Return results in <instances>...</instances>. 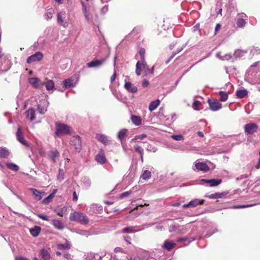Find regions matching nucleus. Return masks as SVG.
<instances>
[{
	"label": "nucleus",
	"mask_w": 260,
	"mask_h": 260,
	"mask_svg": "<svg viewBox=\"0 0 260 260\" xmlns=\"http://www.w3.org/2000/svg\"><path fill=\"white\" fill-rule=\"evenodd\" d=\"M154 66L152 67L151 69H149L148 68L147 65L146 66V67L145 68L141 67V71L142 70H144V73L146 75H148V74H152L153 73V71H154Z\"/></svg>",
	"instance_id": "obj_39"
},
{
	"label": "nucleus",
	"mask_w": 260,
	"mask_h": 260,
	"mask_svg": "<svg viewBox=\"0 0 260 260\" xmlns=\"http://www.w3.org/2000/svg\"><path fill=\"white\" fill-rule=\"evenodd\" d=\"M88 257L89 260H101L102 259L101 255L94 253H90Z\"/></svg>",
	"instance_id": "obj_34"
},
{
	"label": "nucleus",
	"mask_w": 260,
	"mask_h": 260,
	"mask_svg": "<svg viewBox=\"0 0 260 260\" xmlns=\"http://www.w3.org/2000/svg\"><path fill=\"white\" fill-rule=\"evenodd\" d=\"M176 243L169 241H166L164 244V248L170 251L175 246Z\"/></svg>",
	"instance_id": "obj_26"
},
{
	"label": "nucleus",
	"mask_w": 260,
	"mask_h": 260,
	"mask_svg": "<svg viewBox=\"0 0 260 260\" xmlns=\"http://www.w3.org/2000/svg\"><path fill=\"white\" fill-rule=\"evenodd\" d=\"M221 26L220 24L218 23L216 24L215 28V34H216L217 32L221 29Z\"/></svg>",
	"instance_id": "obj_54"
},
{
	"label": "nucleus",
	"mask_w": 260,
	"mask_h": 260,
	"mask_svg": "<svg viewBox=\"0 0 260 260\" xmlns=\"http://www.w3.org/2000/svg\"><path fill=\"white\" fill-rule=\"evenodd\" d=\"M70 220L73 221L80 222L83 224H86L88 223L89 220L87 216L81 212H74L70 215Z\"/></svg>",
	"instance_id": "obj_2"
},
{
	"label": "nucleus",
	"mask_w": 260,
	"mask_h": 260,
	"mask_svg": "<svg viewBox=\"0 0 260 260\" xmlns=\"http://www.w3.org/2000/svg\"><path fill=\"white\" fill-rule=\"evenodd\" d=\"M49 156L54 162L56 161V158L59 156V152L57 150L51 151L49 152Z\"/></svg>",
	"instance_id": "obj_27"
},
{
	"label": "nucleus",
	"mask_w": 260,
	"mask_h": 260,
	"mask_svg": "<svg viewBox=\"0 0 260 260\" xmlns=\"http://www.w3.org/2000/svg\"><path fill=\"white\" fill-rule=\"evenodd\" d=\"M202 103L199 101H194L192 104V108L194 110L199 111L201 109Z\"/></svg>",
	"instance_id": "obj_37"
},
{
	"label": "nucleus",
	"mask_w": 260,
	"mask_h": 260,
	"mask_svg": "<svg viewBox=\"0 0 260 260\" xmlns=\"http://www.w3.org/2000/svg\"><path fill=\"white\" fill-rule=\"evenodd\" d=\"M160 100L157 99L155 101H153L150 102L149 105V110L152 112L155 110L160 104Z\"/></svg>",
	"instance_id": "obj_22"
},
{
	"label": "nucleus",
	"mask_w": 260,
	"mask_h": 260,
	"mask_svg": "<svg viewBox=\"0 0 260 260\" xmlns=\"http://www.w3.org/2000/svg\"><path fill=\"white\" fill-rule=\"evenodd\" d=\"M163 228V225L162 224V223L160 222V223H159L158 224L156 225V229H157L158 230H160L162 229Z\"/></svg>",
	"instance_id": "obj_60"
},
{
	"label": "nucleus",
	"mask_w": 260,
	"mask_h": 260,
	"mask_svg": "<svg viewBox=\"0 0 260 260\" xmlns=\"http://www.w3.org/2000/svg\"><path fill=\"white\" fill-rule=\"evenodd\" d=\"M237 25L238 27H243L244 26V19L241 18L240 16H238L237 19Z\"/></svg>",
	"instance_id": "obj_45"
},
{
	"label": "nucleus",
	"mask_w": 260,
	"mask_h": 260,
	"mask_svg": "<svg viewBox=\"0 0 260 260\" xmlns=\"http://www.w3.org/2000/svg\"><path fill=\"white\" fill-rule=\"evenodd\" d=\"M134 227H128L122 229L121 233H132L134 232Z\"/></svg>",
	"instance_id": "obj_46"
},
{
	"label": "nucleus",
	"mask_w": 260,
	"mask_h": 260,
	"mask_svg": "<svg viewBox=\"0 0 260 260\" xmlns=\"http://www.w3.org/2000/svg\"><path fill=\"white\" fill-rule=\"evenodd\" d=\"M236 94V96L239 98H244V89L237 90Z\"/></svg>",
	"instance_id": "obj_50"
},
{
	"label": "nucleus",
	"mask_w": 260,
	"mask_h": 260,
	"mask_svg": "<svg viewBox=\"0 0 260 260\" xmlns=\"http://www.w3.org/2000/svg\"><path fill=\"white\" fill-rule=\"evenodd\" d=\"M224 193H215L211 194L209 196V198L210 199H219L221 198L223 195H224Z\"/></svg>",
	"instance_id": "obj_44"
},
{
	"label": "nucleus",
	"mask_w": 260,
	"mask_h": 260,
	"mask_svg": "<svg viewBox=\"0 0 260 260\" xmlns=\"http://www.w3.org/2000/svg\"><path fill=\"white\" fill-rule=\"evenodd\" d=\"M77 200H78V197H77V193H76V191H74L73 193V200L76 201Z\"/></svg>",
	"instance_id": "obj_62"
},
{
	"label": "nucleus",
	"mask_w": 260,
	"mask_h": 260,
	"mask_svg": "<svg viewBox=\"0 0 260 260\" xmlns=\"http://www.w3.org/2000/svg\"><path fill=\"white\" fill-rule=\"evenodd\" d=\"M44 106H42L41 105H38V110L40 114H43L47 111V108L49 103L45 101L44 102Z\"/></svg>",
	"instance_id": "obj_28"
},
{
	"label": "nucleus",
	"mask_w": 260,
	"mask_h": 260,
	"mask_svg": "<svg viewBox=\"0 0 260 260\" xmlns=\"http://www.w3.org/2000/svg\"><path fill=\"white\" fill-rule=\"evenodd\" d=\"M52 224L55 228L62 230L64 228V225L63 222L57 219H53L52 220Z\"/></svg>",
	"instance_id": "obj_20"
},
{
	"label": "nucleus",
	"mask_w": 260,
	"mask_h": 260,
	"mask_svg": "<svg viewBox=\"0 0 260 260\" xmlns=\"http://www.w3.org/2000/svg\"><path fill=\"white\" fill-rule=\"evenodd\" d=\"M64 258L69 260L71 258V255L69 253H67L66 254H64Z\"/></svg>",
	"instance_id": "obj_64"
},
{
	"label": "nucleus",
	"mask_w": 260,
	"mask_h": 260,
	"mask_svg": "<svg viewBox=\"0 0 260 260\" xmlns=\"http://www.w3.org/2000/svg\"><path fill=\"white\" fill-rule=\"evenodd\" d=\"M147 137V135H145V134H142V135H138V136H136L135 137V140H138V139H140V140H143V139H144L145 138H146Z\"/></svg>",
	"instance_id": "obj_53"
},
{
	"label": "nucleus",
	"mask_w": 260,
	"mask_h": 260,
	"mask_svg": "<svg viewBox=\"0 0 260 260\" xmlns=\"http://www.w3.org/2000/svg\"><path fill=\"white\" fill-rule=\"evenodd\" d=\"M146 149L148 151H152L153 152H155L157 151L156 148L151 146V145L148 144Z\"/></svg>",
	"instance_id": "obj_49"
},
{
	"label": "nucleus",
	"mask_w": 260,
	"mask_h": 260,
	"mask_svg": "<svg viewBox=\"0 0 260 260\" xmlns=\"http://www.w3.org/2000/svg\"><path fill=\"white\" fill-rule=\"evenodd\" d=\"M29 83L34 87L36 88H41L44 85V82H42L40 79L38 78H30L29 79Z\"/></svg>",
	"instance_id": "obj_12"
},
{
	"label": "nucleus",
	"mask_w": 260,
	"mask_h": 260,
	"mask_svg": "<svg viewBox=\"0 0 260 260\" xmlns=\"http://www.w3.org/2000/svg\"><path fill=\"white\" fill-rule=\"evenodd\" d=\"M58 249L60 250L70 249L71 248V245L70 243L66 240L65 244H58L57 245Z\"/></svg>",
	"instance_id": "obj_30"
},
{
	"label": "nucleus",
	"mask_w": 260,
	"mask_h": 260,
	"mask_svg": "<svg viewBox=\"0 0 260 260\" xmlns=\"http://www.w3.org/2000/svg\"><path fill=\"white\" fill-rule=\"evenodd\" d=\"M134 148L137 152H138L140 154H142L143 153V149L138 145H136L134 146Z\"/></svg>",
	"instance_id": "obj_48"
},
{
	"label": "nucleus",
	"mask_w": 260,
	"mask_h": 260,
	"mask_svg": "<svg viewBox=\"0 0 260 260\" xmlns=\"http://www.w3.org/2000/svg\"><path fill=\"white\" fill-rule=\"evenodd\" d=\"M257 128V125L255 123H251L245 125V132L248 134H253L256 132Z\"/></svg>",
	"instance_id": "obj_13"
},
{
	"label": "nucleus",
	"mask_w": 260,
	"mask_h": 260,
	"mask_svg": "<svg viewBox=\"0 0 260 260\" xmlns=\"http://www.w3.org/2000/svg\"><path fill=\"white\" fill-rule=\"evenodd\" d=\"M204 202V200H200L199 199H194L190 202H189L188 204H184L183 205V208H186L189 207H195L199 205L203 204Z\"/></svg>",
	"instance_id": "obj_14"
},
{
	"label": "nucleus",
	"mask_w": 260,
	"mask_h": 260,
	"mask_svg": "<svg viewBox=\"0 0 260 260\" xmlns=\"http://www.w3.org/2000/svg\"><path fill=\"white\" fill-rule=\"evenodd\" d=\"M9 155L8 149L5 148H0V157H6Z\"/></svg>",
	"instance_id": "obj_36"
},
{
	"label": "nucleus",
	"mask_w": 260,
	"mask_h": 260,
	"mask_svg": "<svg viewBox=\"0 0 260 260\" xmlns=\"http://www.w3.org/2000/svg\"><path fill=\"white\" fill-rule=\"evenodd\" d=\"M171 137L176 141H181L183 139V136L181 135H172Z\"/></svg>",
	"instance_id": "obj_51"
},
{
	"label": "nucleus",
	"mask_w": 260,
	"mask_h": 260,
	"mask_svg": "<svg viewBox=\"0 0 260 260\" xmlns=\"http://www.w3.org/2000/svg\"><path fill=\"white\" fill-rule=\"evenodd\" d=\"M53 198V194H50L47 198L43 200L42 203L45 205H47L51 202Z\"/></svg>",
	"instance_id": "obj_42"
},
{
	"label": "nucleus",
	"mask_w": 260,
	"mask_h": 260,
	"mask_svg": "<svg viewBox=\"0 0 260 260\" xmlns=\"http://www.w3.org/2000/svg\"><path fill=\"white\" fill-rule=\"evenodd\" d=\"M129 194V192L128 191L124 192L121 194V198H124Z\"/></svg>",
	"instance_id": "obj_61"
},
{
	"label": "nucleus",
	"mask_w": 260,
	"mask_h": 260,
	"mask_svg": "<svg viewBox=\"0 0 260 260\" xmlns=\"http://www.w3.org/2000/svg\"><path fill=\"white\" fill-rule=\"evenodd\" d=\"M151 176V173L148 170H145L141 175V177L144 180H146L149 179Z\"/></svg>",
	"instance_id": "obj_38"
},
{
	"label": "nucleus",
	"mask_w": 260,
	"mask_h": 260,
	"mask_svg": "<svg viewBox=\"0 0 260 260\" xmlns=\"http://www.w3.org/2000/svg\"><path fill=\"white\" fill-rule=\"evenodd\" d=\"M45 17L47 20L50 19L52 17V13L51 12H47L45 14Z\"/></svg>",
	"instance_id": "obj_55"
},
{
	"label": "nucleus",
	"mask_w": 260,
	"mask_h": 260,
	"mask_svg": "<svg viewBox=\"0 0 260 260\" xmlns=\"http://www.w3.org/2000/svg\"><path fill=\"white\" fill-rule=\"evenodd\" d=\"M7 167L11 170L17 171L19 169V167L17 165L13 163H7L6 164Z\"/></svg>",
	"instance_id": "obj_41"
},
{
	"label": "nucleus",
	"mask_w": 260,
	"mask_h": 260,
	"mask_svg": "<svg viewBox=\"0 0 260 260\" xmlns=\"http://www.w3.org/2000/svg\"><path fill=\"white\" fill-rule=\"evenodd\" d=\"M131 120L136 125H140L141 124V118L138 116L132 115L131 116Z\"/></svg>",
	"instance_id": "obj_29"
},
{
	"label": "nucleus",
	"mask_w": 260,
	"mask_h": 260,
	"mask_svg": "<svg viewBox=\"0 0 260 260\" xmlns=\"http://www.w3.org/2000/svg\"><path fill=\"white\" fill-rule=\"evenodd\" d=\"M219 94L220 96L219 100L220 101L225 102L228 100V94L227 92L220 91L219 92Z\"/></svg>",
	"instance_id": "obj_35"
},
{
	"label": "nucleus",
	"mask_w": 260,
	"mask_h": 260,
	"mask_svg": "<svg viewBox=\"0 0 260 260\" xmlns=\"http://www.w3.org/2000/svg\"><path fill=\"white\" fill-rule=\"evenodd\" d=\"M95 159L98 162L101 164H103L106 162V158L103 150H100L99 153L96 155Z\"/></svg>",
	"instance_id": "obj_17"
},
{
	"label": "nucleus",
	"mask_w": 260,
	"mask_h": 260,
	"mask_svg": "<svg viewBox=\"0 0 260 260\" xmlns=\"http://www.w3.org/2000/svg\"><path fill=\"white\" fill-rule=\"evenodd\" d=\"M116 77V74L115 71H114V73H113V75L111 76V79H110L111 82H113V81H115Z\"/></svg>",
	"instance_id": "obj_57"
},
{
	"label": "nucleus",
	"mask_w": 260,
	"mask_h": 260,
	"mask_svg": "<svg viewBox=\"0 0 260 260\" xmlns=\"http://www.w3.org/2000/svg\"><path fill=\"white\" fill-rule=\"evenodd\" d=\"M64 178V171L62 169H59L58 170V174L57 175V179L59 181H62Z\"/></svg>",
	"instance_id": "obj_43"
},
{
	"label": "nucleus",
	"mask_w": 260,
	"mask_h": 260,
	"mask_svg": "<svg viewBox=\"0 0 260 260\" xmlns=\"http://www.w3.org/2000/svg\"><path fill=\"white\" fill-rule=\"evenodd\" d=\"M145 50L144 48L140 49L139 51V54L141 56V61H138L136 63V73L137 75L140 76L141 74V67L143 68H146L147 63L145 60Z\"/></svg>",
	"instance_id": "obj_4"
},
{
	"label": "nucleus",
	"mask_w": 260,
	"mask_h": 260,
	"mask_svg": "<svg viewBox=\"0 0 260 260\" xmlns=\"http://www.w3.org/2000/svg\"><path fill=\"white\" fill-rule=\"evenodd\" d=\"M96 139L104 145H108L109 144V141L107 139V136L101 134H98L96 135Z\"/></svg>",
	"instance_id": "obj_19"
},
{
	"label": "nucleus",
	"mask_w": 260,
	"mask_h": 260,
	"mask_svg": "<svg viewBox=\"0 0 260 260\" xmlns=\"http://www.w3.org/2000/svg\"><path fill=\"white\" fill-rule=\"evenodd\" d=\"M194 167L196 168L193 169L194 170H197L206 172L209 170V167L204 162H196Z\"/></svg>",
	"instance_id": "obj_15"
},
{
	"label": "nucleus",
	"mask_w": 260,
	"mask_h": 260,
	"mask_svg": "<svg viewBox=\"0 0 260 260\" xmlns=\"http://www.w3.org/2000/svg\"><path fill=\"white\" fill-rule=\"evenodd\" d=\"M16 137L17 140L20 143H21L22 145L24 146H26V147H28V144L26 143L24 139L22 128L21 127H19L17 129V131L16 132Z\"/></svg>",
	"instance_id": "obj_11"
},
{
	"label": "nucleus",
	"mask_w": 260,
	"mask_h": 260,
	"mask_svg": "<svg viewBox=\"0 0 260 260\" xmlns=\"http://www.w3.org/2000/svg\"><path fill=\"white\" fill-rule=\"evenodd\" d=\"M81 4L82 6V13L85 18V19L88 22H90L92 17V9L91 8V6L89 5L87 6L82 0H81Z\"/></svg>",
	"instance_id": "obj_5"
},
{
	"label": "nucleus",
	"mask_w": 260,
	"mask_h": 260,
	"mask_svg": "<svg viewBox=\"0 0 260 260\" xmlns=\"http://www.w3.org/2000/svg\"><path fill=\"white\" fill-rule=\"evenodd\" d=\"M124 88L129 92L136 93L137 90V87L132 84L131 82H126L125 81L124 85Z\"/></svg>",
	"instance_id": "obj_16"
},
{
	"label": "nucleus",
	"mask_w": 260,
	"mask_h": 260,
	"mask_svg": "<svg viewBox=\"0 0 260 260\" xmlns=\"http://www.w3.org/2000/svg\"><path fill=\"white\" fill-rule=\"evenodd\" d=\"M43 57V54L40 52H37L34 54L29 56L27 59V62L30 63L35 61H38L41 60Z\"/></svg>",
	"instance_id": "obj_7"
},
{
	"label": "nucleus",
	"mask_w": 260,
	"mask_h": 260,
	"mask_svg": "<svg viewBox=\"0 0 260 260\" xmlns=\"http://www.w3.org/2000/svg\"><path fill=\"white\" fill-rule=\"evenodd\" d=\"M73 82V80L71 79H66L63 82V86L65 88H69L74 86Z\"/></svg>",
	"instance_id": "obj_33"
},
{
	"label": "nucleus",
	"mask_w": 260,
	"mask_h": 260,
	"mask_svg": "<svg viewBox=\"0 0 260 260\" xmlns=\"http://www.w3.org/2000/svg\"><path fill=\"white\" fill-rule=\"evenodd\" d=\"M198 238V237H194V238H190L188 239L187 237H184L178 239L177 241L178 242H183V241H188V243H190L191 241H193L197 239Z\"/></svg>",
	"instance_id": "obj_40"
},
{
	"label": "nucleus",
	"mask_w": 260,
	"mask_h": 260,
	"mask_svg": "<svg viewBox=\"0 0 260 260\" xmlns=\"http://www.w3.org/2000/svg\"><path fill=\"white\" fill-rule=\"evenodd\" d=\"M233 209H239V208H243L244 205H240V206H233L231 207Z\"/></svg>",
	"instance_id": "obj_63"
},
{
	"label": "nucleus",
	"mask_w": 260,
	"mask_h": 260,
	"mask_svg": "<svg viewBox=\"0 0 260 260\" xmlns=\"http://www.w3.org/2000/svg\"><path fill=\"white\" fill-rule=\"evenodd\" d=\"M216 56L217 57H218L220 59H222V60H225V59L228 60L230 58H231V56L230 55H225V56L222 57L221 56L220 53H219V52L217 53L216 54Z\"/></svg>",
	"instance_id": "obj_47"
},
{
	"label": "nucleus",
	"mask_w": 260,
	"mask_h": 260,
	"mask_svg": "<svg viewBox=\"0 0 260 260\" xmlns=\"http://www.w3.org/2000/svg\"><path fill=\"white\" fill-rule=\"evenodd\" d=\"M70 134H71V128L69 125L60 122L55 123V137H61Z\"/></svg>",
	"instance_id": "obj_1"
},
{
	"label": "nucleus",
	"mask_w": 260,
	"mask_h": 260,
	"mask_svg": "<svg viewBox=\"0 0 260 260\" xmlns=\"http://www.w3.org/2000/svg\"><path fill=\"white\" fill-rule=\"evenodd\" d=\"M45 85L46 89L50 91H52L54 89V83L52 80L45 79V82L44 83V85Z\"/></svg>",
	"instance_id": "obj_18"
},
{
	"label": "nucleus",
	"mask_w": 260,
	"mask_h": 260,
	"mask_svg": "<svg viewBox=\"0 0 260 260\" xmlns=\"http://www.w3.org/2000/svg\"><path fill=\"white\" fill-rule=\"evenodd\" d=\"M70 144L75 147V149L77 152H80L81 149V142L80 138L79 136H76L72 138Z\"/></svg>",
	"instance_id": "obj_6"
},
{
	"label": "nucleus",
	"mask_w": 260,
	"mask_h": 260,
	"mask_svg": "<svg viewBox=\"0 0 260 260\" xmlns=\"http://www.w3.org/2000/svg\"><path fill=\"white\" fill-rule=\"evenodd\" d=\"M107 58H103L101 59H94L88 62L87 66L89 68H95L101 66L106 60Z\"/></svg>",
	"instance_id": "obj_8"
},
{
	"label": "nucleus",
	"mask_w": 260,
	"mask_h": 260,
	"mask_svg": "<svg viewBox=\"0 0 260 260\" xmlns=\"http://www.w3.org/2000/svg\"><path fill=\"white\" fill-rule=\"evenodd\" d=\"M200 181L202 183H205L209 185V186H216L221 183L222 180L220 179H202Z\"/></svg>",
	"instance_id": "obj_9"
},
{
	"label": "nucleus",
	"mask_w": 260,
	"mask_h": 260,
	"mask_svg": "<svg viewBox=\"0 0 260 260\" xmlns=\"http://www.w3.org/2000/svg\"><path fill=\"white\" fill-rule=\"evenodd\" d=\"M15 260H28V259L22 256H17L15 257Z\"/></svg>",
	"instance_id": "obj_56"
},
{
	"label": "nucleus",
	"mask_w": 260,
	"mask_h": 260,
	"mask_svg": "<svg viewBox=\"0 0 260 260\" xmlns=\"http://www.w3.org/2000/svg\"><path fill=\"white\" fill-rule=\"evenodd\" d=\"M208 104L210 109L213 111H218L221 108V104L217 101L209 99Z\"/></svg>",
	"instance_id": "obj_10"
},
{
	"label": "nucleus",
	"mask_w": 260,
	"mask_h": 260,
	"mask_svg": "<svg viewBox=\"0 0 260 260\" xmlns=\"http://www.w3.org/2000/svg\"><path fill=\"white\" fill-rule=\"evenodd\" d=\"M41 228L39 226H36L34 228L30 230V233L34 237L37 236L40 233Z\"/></svg>",
	"instance_id": "obj_32"
},
{
	"label": "nucleus",
	"mask_w": 260,
	"mask_h": 260,
	"mask_svg": "<svg viewBox=\"0 0 260 260\" xmlns=\"http://www.w3.org/2000/svg\"><path fill=\"white\" fill-rule=\"evenodd\" d=\"M30 190L32 191L33 195L36 200L39 201L42 198L41 194L44 193L43 192H41L35 188H30Z\"/></svg>",
	"instance_id": "obj_25"
},
{
	"label": "nucleus",
	"mask_w": 260,
	"mask_h": 260,
	"mask_svg": "<svg viewBox=\"0 0 260 260\" xmlns=\"http://www.w3.org/2000/svg\"><path fill=\"white\" fill-rule=\"evenodd\" d=\"M149 84V82L148 81H147V80L145 79L143 80V83H142V86L143 87H147Z\"/></svg>",
	"instance_id": "obj_58"
},
{
	"label": "nucleus",
	"mask_w": 260,
	"mask_h": 260,
	"mask_svg": "<svg viewBox=\"0 0 260 260\" xmlns=\"http://www.w3.org/2000/svg\"><path fill=\"white\" fill-rule=\"evenodd\" d=\"M70 16L65 11H61L57 14V23L63 27H67L69 25Z\"/></svg>",
	"instance_id": "obj_3"
},
{
	"label": "nucleus",
	"mask_w": 260,
	"mask_h": 260,
	"mask_svg": "<svg viewBox=\"0 0 260 260\" xmlns=\"http://www.w3.org/2000/svg\"><path fill=\"white\" fill-rule=\"evenodd\" d=\"M67 207L66 206H63L62 208H57L54 210V211L56 213V214L60 216H63L67 213Z\"/></svg>",
	"instance_id": "obj_24"
},
{
	"label": "nucleus",
	"mask_w": 260,
	"mask_h": 260,
	"mask_svg": "<svg viewBox=\"0 0 260 260\" xmlns=\"http://www.w3.org/2000/svg\"><path fill=\"white\" fill-rule=\"evenodd\" d=\"M37 216L39 218H41V219H43L44 220L48 221V220H49V217L48 216H47L46 215H44V214H38Z\"/></svg>",
	"instance_id": "obj_52"
},
{
	"label": "nucleus",
	"mask_w": 260,
	"mask_h": 260,
	"mask_svg": "<svg viewBox=\"0 0 260 260\" xmlns=\"http://www.w3.org/2000/svg\"><path fill=\"white\" fill-rule=\"evenodd\" d=\"M40 254L42 258L44 260H48L50 258L49 252L45 249H42L40 251Z\"/></svg>",
	"instance_id": "obj_31"
},
{
	"label": "nucleus",
	"mask_w": 260,
	"mask_h": 260,
	"mask_svg": "<svg viewBox=\"0 0 260 260\" xmlns=\"http://www.w3.org/2000/svg\"><path fill=\"white\" fill-rule=\"evenodd\" d=\"M26 117L30 121H32L35 119V111L33 109H29L26 111Z\"/></svg>",
	"instance_id": "obj_23"
},
{
	"label": "nucleus",
	"mask_w": 260,
	"mask_h": 260,
	"mask_svg": "<svg viewBox=\"0 0 260 260\" xmlns=\"http://www.w3.org/2000/svg\"><path fill=\"white\" fill-rule=\"evenodd\" d=\"M108 10V6H105L104 7H103L101 10V12L103 13V14H105V13H106Z\"/></svg>",
	"instance_id": "obj_59"
},
{
	"label": "nucleus",
	"mask_w": 260,
	"mask_h": 260,
	"mask_svg": "<svg viewBox=\"0 0 260 260\" xmlns=\"http://www.w3.org/2000/svg\"><path fill=\"white\" fill-rule=\"evenodd\" d=\"M128 130L127 129H122L119 131L117 134V138L121 142L122 141L123 139L127 136Z\"/></svg>",
	"instance_id": "obj_21"
}]
</instances>
